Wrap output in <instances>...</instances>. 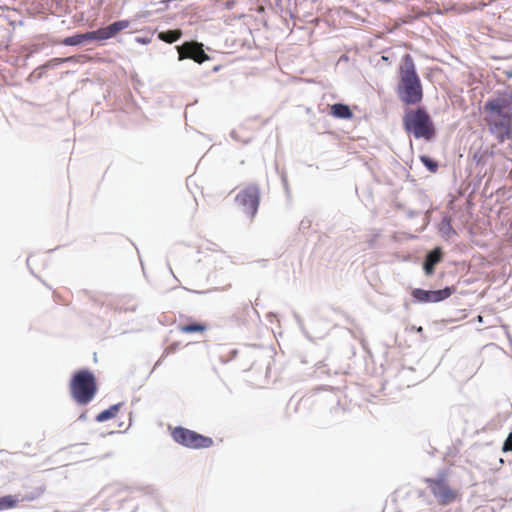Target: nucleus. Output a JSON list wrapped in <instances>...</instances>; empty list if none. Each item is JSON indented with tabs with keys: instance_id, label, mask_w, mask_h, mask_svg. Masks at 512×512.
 Masks as SVG:
<instances>
[{
	"instance_id": "nucleus-20",
	"label": "nucleus",
	"mask_w": 512,
	"mask_h": 512,
	"mask_svg": "<svg viewBox=\"0 0 512 512\" xmlns=\"http://www.w3.org/2000/svg\"><path fill=\"white\" fill-rule=\"evenodd\" d=\"M502 450L503 452H512V431L505 440Z\"/></svg>"
},
{
	"instance_id": "nucleus-18",
	"label": "nucleus",
	"mask_w": 512,
	"mask_h": 512,
	"mask_svg": "<svg viewBox=\"0 0 512 512\" xmlns=\"http://www.w3.org/2000/svg\"><path fill=\"white\" fill-rule=\"evenodd\" d=\"M412 296L419 302L427 303L429 302L430 291L417 288L412 291Z\"/></svg>"
},
{
	"instance_id": "nucleus-12",
	"label": "nucleus",
	"mask_w": 512,
	"mask_h": 512,
	"mask_svg": "<svg viewBox=\"0 0 512 512\" xmlns=\"http://www.w3.org/2000/svg\"><path fill=\"white\" fill-rule=\"evenodd\" d=\"M91 40H96L94 31L66 37L60 43L63 45H66V46H76V45L82 44L84 41H91Z\"/></svg>"
},
{
	"instance_id": "nucleus-2",
	"label": "nucleus",
	"mask_w": 512,
	"mask_h": 512,
	"mask_svg": "<svg viewBox=\"0 0 512 512\" xmlns=\"http://www.w3.org/2000/svg\"><path fill=\"white\" fill-rule=\"evenodd\" d=\"M400 81L397 87L399 99L407 105L418 104L423 98V89L420 78L416 73L413 58L406 54L402 58L399 68Z\"/></svg>"
},
{
	"instance_id": "nucleus-8",
	"label": "nucleus",
	"mask_w": 512,
	"mask_h": 512,
	"mask_svg": "<svg viewBox=\"0 0 512 512\" xmlns=\"http://www.w3.org/2000/svg\"><path fill=\"white\" fill-rule=\"evenodd\" d=\"M179 59L184 58L193 59L197 63H203L209 59L208 55L203 50V46L197 42H186L178 47Z\"/></svg>"
},
{
	"instance_id": "nucleus-21",
	"label": "nucleus",
	"mask_w": 512,
	"mask_h": 512,
	"mask_svg": "<svg viewBox=\"0 0 512 512\" xmlns=\"http://www.w3.org/2000/svg\"><path fill=\"white\" fill-rule=\"evenodd\" d=\"M175 351V347L173 345L169 346L166 350H165V354L168 355L170 353H173Z\"/></svg>"
},
{
	"instance_id": "nucleus-19",
	"label": "nucleus",
	"mask_w": 512,
	"mask_h": 512,
	"mask_svg": "<svg viewBox=\"0 0 512 512\" xmlns=\"http://www.w3.org/2000/svg\"><path fill=\"white\" fill-rule=\"evenodd\" d=\"M420 161L433 173L438 170V163L426 155L420 156Z\"/></svg>"
},
{
	"instance_id": "nucleus-6",
	"label": "nucleus",
	"mask_w": 512,
	"mask_h": 512,
	"mask_svg": "<svg viewBox=\"0 0 512 512\" xmlns=\"http://www.w3.org/2000/svg\"><path fill=\"white\" fill-rule=\"evenodd\" d=\"M171 435L176 443L190 449L209 448L214 443L211 437L204 436L184 427H175Z\"/></svg>"
},
{
	"instance_id": "nucleus-7",
	"label": "nucleus",
	"mask_w": 512,
	"mask_h": 512,
	"mask_svg": "<svg viewBox=\"0 0 512 512\" xmlns=\"http://www.w3.org/2000/svg\"><path fill=\"white\" fill-rule=\"evenodd\" d=\"M260 188L256 184H248L242 188L235 197L236 203L242 207L243 212L252 221L257 214L260 204Z\"/></svg>"
},
{
	"instance_id": "nucleus-11",
	"label": "nucleus",
	"mask_w": 512,
	"mask_h": 512,
	"mask_svg": "<svg viewBox=\"0 0 512 512\" xmlns=\"http://www.w3.org/2000/svg\"><path fill=\"white\" fill-rule=\"evenodd\" d=\"M441 259L442 251L440 248H435L433 251L427 254L423 266L426 275L433 274L435 265L438 264L441 261Z\"/></svg>"
},
{
	"instance_id": "nucleus-4",
	"label": "nucleus",
	"mask_w": 512,
	"mask_h": 512,
	"mask_svg": "<svg viewBox=\"0 0 512 512\" xmlns=\"http://www.w3.org/2000/svg\"><path fill=\"white\" fill-rule=\"evenodd\" d=\"M403 126L405 131L413 134L416 139L431 140L435 135L433 122L423 108L407 111L403 117Z\"/></svg>"
},
{
	"instance_id": "nucleus-17",
	"label": "nucleus",
	"mask_w": 512,
	"mask_h": 512,
	"mask_svg": "<svg viewBox=\"0 0 512 512\" xmlns=\"http://www.w3.org/2000/svg\"><path fill=\"white\" fill-rule=\"evenodd\" d=\"M182 35L180 30H168L165 32H161L159 34V38L166 43H174L176 42Z\"/></svg>"
},
{
	"instance_id": "nucleus-3",
	"label": "nucleus",
	"mask_w": 512,
	"mask_h": 512,
	"mask_svg": "<svg viewBox=\"0 0 512 512\" xmlns=\"http://www.w3.org/2000/svg\"><path fill=\"white\" fill-rule=\"evenodd\" d=\"M69 390L76 403L80 405L88 404L97 392L94 374L86 369L77 371L70 380Z\"/></svg>"
},
{
	"instance_id": "nucleus-15",
	"label": "nucleus",
	"mask_w": 512,
	"mask_h": 512,
	"mask_svg": "<svg viewBox=\"0 0 512 512\" xmlns=\"http://www.w3.org/2000/svg\"><path fill=\"white\" fill-rule=\"evenodd\" d=\"M454 290L450 287H446L441 290L430 291L429 302H440L449 298L453 294Z\"/></svg>"
},
{
	"instance_id": "nucleus-5",
	"label": "nucleus",
	"mask_w": 512,
	"mask_h": 512,
	"mask_svg": "<svg viewBox=\"0 0 512 512\" xmlns=\"http://www.w3.org/2000/svg\"><path fill=\"white\" fill-rule=\"evenodd\" d=\"M425 483L439 505L446 506L460 498L459 491L449 485L445 476L427 478Z\"/></svg>"
},
{
	"instance_id": "nucleus-9",
	"label": "nucleus",
	"mask_w": 512,
	"mask_h": 512,
	"mask_svg": "<svg viewBox=\"0 0 512 512\" xmlns=\"http://www.w3.org/2000/svg\"><path fill=\"white\" fill-rule=\"evenodd\" d=\"M129 25L130 22L128 20H119L106 27L95 30L94 33L96 40H107L118 34L120 31L128 28Z\"/></svg>"
},
{
	"instance_id": "nucleus-16",
	"label": "nucleus",
	"mask_w": 512,
	"mask_h": 512,
	"mask_svg": "<svg viewBox=\"0 0 512 512\" xmlns=\"http://www.w3.org/2000/svg\"><path fill=\"white\" fill-rule=\"evenodd\" d=\"M120 407H121V404H115V405L110 406L108 409L100 412L96 416V420L98 422H104V421H107V420L115 417L118 414Z\"/></svg>"
},
{
	"instance_id": "nucleus-14",
	"label": "nucleus",
	"mask_w": 512,
	"mask_h": 512,
	"mask_svg": "<svg viewBox=\"0 0 512 512\" xmlns=\"http://www.w3.org/2000/svg\"><path fill=\"white\" fill-rule=\"evenodd\" d=\"M330 114L339 119H350L353 113L348 105L337 103L331 106Z\"/></svg>"
},
{
	"instance_id": "nucleus-13",
	"label": "nucleus",
	"mask_w": 512,
	"mask_h": 512,
	"mask_svg": "<svg viewBox=\"0 0 512 512\" xmlns=\"http://www.w3.org/2000/svg\"><path fill=\"white\" fill-rule=\"evenodd\" d=\"M178 329L181 333L191 334V333H205L208 330V325L204 322H192V323H184L178 326Z\"/></svg>"
},
{
	"instance_id": "nucleus-23",
	"label": "nucleus",
	"mask_w": 512,
	"mask_h": 512,
	"mask_svg": "<svg viewBox=\"0 0 512 512\" xmlns=\"http://www.w3.org/2000/svg\"><path fill=\"white\" fill-rule=\"evenodd\" d=\"M382 59H383L384 61H387V59H388V58H387V57H385V56H382Z\"/></svg>"
},
{
	"instance_id": "nucleus-22",
	"label": "nucleus",
	"mask_w": 512,
	"mask_h": 512,
	"mask_svg": "<svg viewBox=\"0 0 512 512\" xmlns=\"http://www.w3.org/2000/svg\"><path fill=\"white\" fill-rule=\"evenodd\" d=\"M55 60L58 61V62H65V61L73 60V57H68V58H65V59H55Z\"/></svg>"
},
{
	"instance_id": "nucleus-10",
	"label": "nucleus",
	"mask_w": 512,
	"mask_h": 512,
	"mask_svg": "<svg viewBox=\"0 0 512 512\" xmlns=\"http://www.w3.org/2000/svg\"><path fill=\"white\" fill-rule=\"evenodd\" d=\"M39 495V492H35L25 495L21 499L13 495L2 496L0 497V511L15 508L20 501H33L38 498Z\"/></svg>"
},
{
	"instance_id": "nucleus-1",
	"label": "nucleus",
	"mask_w": 512,
	"mask_h": 512,
	"mask_svg": "<svg viewBox=\"0 0 512 512\" xmlns=\"http://www.w3.org/2000/svg\"><path fill=\"white\" fill-rule=\"evenodd\" d=\"M484 121L499 143L512 138V93L499 92L483 107Z\"/></svg>"
}]
</instances>
